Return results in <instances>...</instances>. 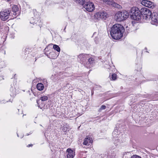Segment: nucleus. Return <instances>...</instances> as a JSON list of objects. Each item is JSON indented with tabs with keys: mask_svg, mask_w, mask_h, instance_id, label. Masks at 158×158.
Returning a JSON list of instances; mask_svg holds the SVG:
<instances>
[{
	"mask_svg": "<svg viewBox=\"0 0 158 158\" xmlns=\"http://www.w3.org/2000/svg\"><path fill=\"white\" fill-rule=\"evenodd\" d=\"M87 56V55L86 54H81L78 56V57L80 60L81 62L82 61L83 62Z\"/></svg>",
	"mask_w": 158,
	"mask_h": 158,
	"instance_id": "obj_15",
	"label": "nucleus"
},
{
	"mask_svg": "<svg viewBox=\"0 0 158 158\" xmlns=\"http://www.w3.org/2000/svg\"><path fill=\"white\" fill-rule=\"evenodd\" d=\"M77 3H79L80 4L83 5L85 2L84 0H74Z\"/></svg>",
	"mask_w": 158,
	"mask_h": 158,
	"instance_id": "obj_19",
	"label": "nucleus"
},
{
	"mask_svg": "<svg viewBox=\"0 0 158 158\" xmlns=\"http://www.w3.org/2000/svg\"><path fill=\"white\" fill-rule=\"evenodd\" d=\"M94 60L93 58H90L88 59V62L89 63V65L88 66H86L87 67H89L91 64L93 63Z\"/></svg>",
	"mask_w": 158,
	"mask_h": 158,
	"instance_id": "obj_17",
	"label": "nucleus"
},
{
	"mask_svg": "<svg viewBox=\"0 0 158 158\" xmlns=\"http://www.w3.org/2000/svg\"><path fill=\"white\" fill-rule=\"evenodd\" d=\"M117 139L116 140H115V142L116 143H117V142H116V141H121H121H120L119 140L120 139Z\"/></svg>",
	"mask_w": 158,
	"mask_h": 158,
	"instance_id": "obj_23",
	"label": "nucleus"
},
{
	"mask_svg": "<svg viewBox=\"0 0 158 158\" xmlns=\"http://www.w3.org/2000/svg\"><path fill=\"white\" fill-rule=\"evenodd\" d=\"M124 31V28L122 25L116 24L111 27L110 33L113 39L118 40L122 37Z\"/></svg>",
	"mask_w": 158,
	"mask_h": 158,
	"instance_id": "obj_1",
	"label": "nucleus"
},
{
	"mask_svg": "<svg viewBox=\"0 0 158 158\" xmlns=\"http://www.w3.org/2000/svg\"><path fill=\"white\" fill-rule=\"evenodd\" d=\"M151 23L156 25L158 23V13H154L152 14L151 18Z\"/></svg>",
	"mask_w": 158,
	"mask_h": 158,
	"instance_id": "obj_10",
	"label": "nucleus"
},
{
	"mask_svg": "<svg viewBox=\"0 0 158 158\" xmlns=\"http://www.w3.org/2000/svg\"><path fill=\"white\" fill-rule=\"evenodd\" d=\"M141 15L146 19L151 18L152 15L151 11L148 8H143L140 10Z\"/></svg>",
	"mask_w": 158,
	"mask_h": 158,
	"instance_id": "obj_4",
	"label": "nucleus"
},
{
	"mask_svg": "<svg viewBox=\"0 0 158 158\" xmlns=\"http://www.w3.org/2000/svg\"><path fill=\"white\" fill-rule=\"evenodd\" d=\"M129 15L128 12L125 11H118L115 14L114 19L118 22H121L127 19Z\"/></svg>",
	"mask_w": 158,
	"mask_h": 158,
	"instance_id": "obj_2",
	"label": "nucleus"
},
{
	"mask_svg": "<svg viewBox=\"0 0 158 158\" xmlns=\"http://www.w3.org/2000/svg\"><path fill=\"white\" fill-rule=\"evenodd\" d=\"M83 7L86 10L89 12H92L95 9L94 4L92 2H88L83 4Z\"/></svg>",
	"mask_w": 158,
	"mask_h": 158,
	"instance_id": "obj_7",
	"label": "nucleus"
},
{
	"mask_svg": "<svg viewBox=\"0 0 158 158\" xmlns=\"http://www.w3.org/2000/svg\"><path fill=\"white\" fill-rule=\"evenodd\" d=\"M30 146V145H28L27 146V147H29Z\"/></svg>",
	"mask_w": 158,
	"mask_h": 158,
	"instance_id": "obj_25",
	"label": "nucleus"
},
{
	"mask_svg": "<svg viewBox=\"0 0 158 158\" xmlns=\"http://www.w3.org/2000/svg\"><path fill=\"white\" fill-rule=\"evenodd\" d=\"M53 49L57 51L58 52H60V47L54 44L53 46Z\"/></svg>",
	"mask_w": 158,
	"mask_h": 158,
	"instance_id": "obj_18",
	"label": "nucleus"
},
{
	"mask_svg": "<svg viewBox=\"0 0 158 158\" xmlns=\"http://www.w3.org/2000/svg\"><path fill=\"white\" fill-rule=\"evenodd\" d=\"M10 10L9 9H5L1 11L0 17L2 21H5L9 18L10 15Z\"/></svg>",
	"mask_w": 158,
	"mask_h": 158,
	"instance_id": "obj_5",
	"label": "nucleus"
},
{
	"mask_svg": "<svg viewBox=\"0 0 158 158\" xmlns=\"http://www.w3.org/2000/svg\"><path fill=\"white\" fill-rule=\"evenodd\" d=\"M131 158H141L140 156L136 155H134Z\"/></svg>",
	"mask_w": 158,
	"mask_h": 158,
	"instance_id": "obj_22",
	"label": "nucleus"
},
{
	"mask_svg": "<svg viewBox=\"0 0 158 158\" xmlns=\"http://www.w3.org/2000/svg\"><path fill=\"white\" fill-rule=\"evenodd\" d=\"M107 15L106 12L105 11H103L97 12L94 16L95 19L99 20L100 19H106Z\"/></svg>",
	"mask_w": 158,
	"mask_h": 158,
	"instance_id": "obj_6",
	"label": "nucleus"
},
{
	"mask_svg": "<svg viewBox=\"0 0 158 158\" xmlns=\"http://www.w3.org/2000/svg\"><path fill=\"white\" fill-rule=\"evenodd\" d=\"M92 138L89 136H87L84 139L83 144L85 145H89L90 143H93Z\"/></svg>",
	"mask_w": 158,
	"mask_h": 158,
	"instance_id": "obj_11",
	"label": "nucleus"
},
{
	"mask_svg": "<svg viewBox=\"0 0 158 158\" xmlns=\"http://www.w3.org/2000/svg\"><path fill=\"white\" fill-rule=\"evenodd\" d=\"M48 99V97L46 96H42L40 98V99L37 100V103L38 104L39 107L41 109H42V107H41L40 105H39V103H40V100L42 101H44L47 100Z\"/></svg>",
	"mask_w": 158,
	"mask_h": 158,
	"instance_id": "obj_13",
	"label": "nucleus"
},
{
	"mask_svg": "<svg viewBox=\"0 0 158 158\" xmlns=\"http://www.w3.org/2000/svg\"><path fill=\"white\" fill-rule=\"evenodd\" d=\"M103 2L107 4L111 5L117 8H121V6L120 5L114 2L112 0H103Z\"/></svg>",
	"mask_w": 158,
	"mask_h": 158,
	"instance_id": "obj_8",
	"label": "nucleus"
},
{
	"mask_svg": "<svg viewBox=\"0 0 158 158\" xmlns=\"http://www.w3.org/2000/svg\"><path fill=\"white\" fill-rule=\"evenodd\" d=\"M36 87L37 89L41 91L44 89V86L42 83H39L37 85Z\"/></svg>",
	"mask_w": 158,
	"mask_h": 158,
	"instance_id": "obj_16",
	"label": "nucleus"
},
{
	"mask_svg": "<svg viewBox=\"0 0 158 158\" xmlns=\"http://www.w3.org/2000/svg\"><path fill=\"white\" fill-rule=\"evenodd\" d=\"M12 11L13 12V15L15 16L16 15H19V8L15 5H13L12 7Z\"/></svg>",
	"mask_w": 158,
	"mask_h": 158,
	"instance_id": "obj_14",
	"label": "nucleus"
},
{
	"mask_svg": "<svg viewBox=\"0 0 158 158\" xmlns=\"http://www.w3.org/2000/svg\"><path fill=\"white\" fill-rule=\"evenodd\" d=\"M106 106L105 105H102L99 109V111H101L102 110H104L106 109Z\"/></svg>",
	"mask_w": 158,
	"mask_h": 158,
	"instance_id": "obj_21",
	"label": "nucleus"
},
{
	"mask_svg": "<svg viewBox=\"0 0 158 158\" xmlns=\"http://www.w3.org/2000/svg\"><path fill=\"white\" fill-rule=\"evenodd\" d=\"M131 17L133 19L135 20H139L141 19V14L140 11L138 8H133L131 10Z\"/></svg>",
	"mask_w": 158,
	"mask_h": 158,
	"instance_id": "obj_3",
	"label": "nucleus"
},
{
	"mask_svg": "<svg viewBox=\"0 0 158 158\" xmlns=\"http://www.w3.org/2000/svg\"><path fill=\"white\" fill-rule=\"evenodd\" d=\"M68 152L67 157L68 158H73L75 156V152L70 148H68L67 150Z\"/></svg>",
	"mask_w": 158,
	"mask_h": 158,
	"instance_id": "obj_12",
	"label": "nucleus"
},
{
	"mask_svg": "<svg viewBox=\"0 0 158 158\" xmlns=\"http://www.w3.org/2000/svg\"><path fill=\"white\" fill-rule=\"evenodd\" d=\"M112 79L113 80H115L117 78V75L115 74L114 73L112 75Z\"/></svg>",
	"mask_w": 158,
	"mask_h": 158,
	"instance_id": "obj_20",
	"label": "nucleus"
},
{
	"mask_svg": "<svg viewBox=\"0 0 158 158\" xmlns=\"http://www.w3.org/2000/svg\"><path fill=\"white\" fill-rule=\"evenodd\" d=\"M141 4L146 7H148L152 9L155 7L154 4L149 1L143 0L141 2Z\"/></svg>",
	"mask_w": 158,
	"mask_h": 158,
	"instance_id": "obj_9",
	"label": "nucleus"
},
{
	"mask_svg": "<svg viewBox=\"0 0 158 158\" xmlns=\"http://www.w3.org/2000/svg\"><path fill=\"white\" fill-rule=\"evenodd\" d=\"M117 133V132L116 131H114L113 132V135H114V133Z\"/></svg>",
	"mask_w": 158,
	"mask_h": 158,
	"instance_id": "obj_24",
	"label": "nucleus"
}]
</instances>
